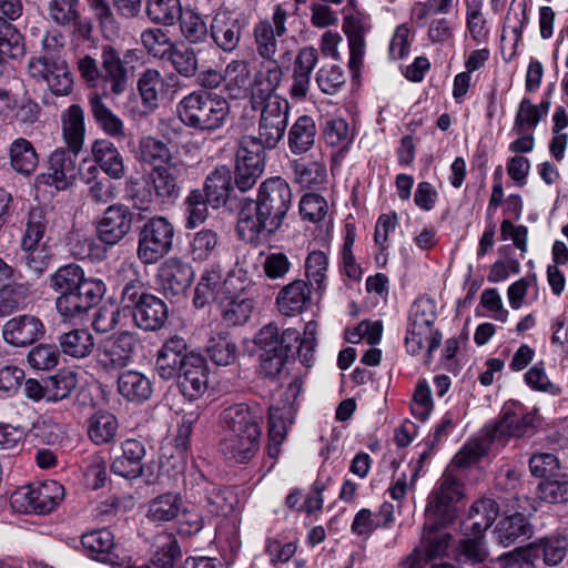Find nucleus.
Wrapping results in <instances>:
<instances>
[{"label":"nucleus","mask_w":568,"mask_h":568,"mask_svg":"<svg viewBox=\"0 0 568 568\" xmlns=\"http://www.w3.org/2000/svg\"><path fill=\"white\" fill-rule=\"evenodd\" d=\"M290 184L281 176L266 179L258 187L256 200L244 199L237 215L240 240L257 244L282 226L292 206Z\"/></svg>","instance_id":"nucleus-1"},{"label":"nucleus","mask_w":568,"mask_h":568,"mask_svg":"<svg viewBox=\"0 0 568 568\" xmlns=\"http://www.w3.org/2000/svg\"><path fill=\"white\" fill-rule=\"evenodd\" d=\"M312 323L305 327L304 336L295 328L281 331L276 324L264 325L254 337V345L260 362V373L266 378H274L282 373L285 365L296 355L305 366L314 362L316 346Z\"/></svg>","instance_id":"nucleus-2"},{"label":"nucleus","mask_w":568,"mask_h":568,"mask_svg":"<svg viewBox=\"0 0 568 568\" xmlns=\"http://www.w3.org/2000/svg\"><path fill=\"white\" fill-rule=\"evenodd\" d=\"M221 422L224 427L221 452L234 463H248L260 449L262 408L257 404H233L223 409Z\"/></svg>","instance_id":"nucleus-3"},{"label":"nucleus","mask_w":568,"mask_h":568,"mask_svg":"<svg viewBox=\"0 0 568 568\" xmlns=\"http://www.w3.org/2000/svg\"><path fill=\"white\" fill-rule=\"evenodd\" d=\"M531 424L532 416L526 413L521 403L507 402L497 420L485 426L478 437L466 443L453 462L458 467H468L487 455L493 445L503 447L511 437L523 436Z\"/></svg>","instance_id":"nucleus-4"},{"label":"nucleus","mask_w":568,"mask_h":568,"mask_svg":"<svg viewBox=\"0 0 568 568\" xmlns=\"http://www.w3.org/2000/svg\"><path fill=\"white\" fill-rule=\"evenodd\" d=\"M181 121L193 129L214 131L222 128L229 116L230 105L225 98L206 92H192L178 105Z\"/></svg>","instance_id":"nucleus-5"},{"label":"nucleus","mask_w":568,"mask_h":568,"mask_svg":"<svg viewBox=\"0 0 568 568\" xmlns=\"http://www.w3.org/2000/svg\"><path fill=\"white\" fill-rule=\"evenodd\" d=\"M105 292L102 280L87 277L57 295L55 310L64 322L82 321L101 302Z\"/></svg>","instance_id":"nucleus-6"},{"label":"nucleus","mask_w":568,"mask_h":568,"mask_svg":"<svg viewBox=\"0 0 568 568\" xmlns=\"http://www.w3.org/2000/svg\"><path fill=\"white\" fill-rule=\"evenodd\" d=\"M175 230L164 216L148 219L139 230L136 256L141 263L155 264L173 247Z\"/></svg>","instance_id":"nucleus-7"},{"label":"nucleus","mask_w":568,"mask_h":568,"mask_svg":"<svg viewBox=\"0 0 568 568\" xmlns=\"http://www.w3.org/2000/svg\"><path fill=\"white\" fill-rule=\"evenodd\" d=\"M257 288L245 276L234 292L219 298L217 310L222 322L226 326H241L247 323L256 306Z\"/></svg>","instance_id":"nucleus-8"},{"label":"nucleus","mask_w":568,"mask_h":568,"mask_svg":"<svg viewBox=\"0 0 568 568\" xmlns=\"http://www.w3.org/2000/svg\"><path fill=\"white\" fill-rule=\"evenodd\" d=\"M265 150L255 136H244L236 151L234 184L241 192L251 190L265 169Z\"/></svg>","instance_id":"nucleus-9"},{"label":"nucleus","mask_w":568,"mask_h":568,"mask_svg":"<svg viewBox=\"0 0 568 568\" xmlns=\"http://www.w3.org/2000/svg\"><path fill=\"white\" fill-rule=\"evenodd\" d=\"M246 276V271L239 268L231 271L225 278L221 266L213 264L206 267L195 287L193 305L203 308L211 302L219 303V298L237 288V284Z\"/></svg>","instance_id":"nucleus-10"},{"label":"nucleus","mask_w":568,"mask_h":568,"mask_svg":"<svg viewBox=\"0 0 568 568\" xmlns=\"http://www.w3.org/2000/svg\"><path fill=\"white\" fill-rule=\"evenodd\" d=\"M64 488L55 480L28 486L11 495V505L18 511L48 514L62 500Z\"/></svg>","instance_id":"nucleus-11"},{"label":"nucleus","mask_w":568,"mask_h":568,"mask_svg":"<svg viewBox=\"0 0 568 568\" xmlns=\"http://www.w3.org/2000/svg\"><path fill=\"white\" fill-rule=\"evenodd\" d=\"M139 339L129 331L113 333L103 338L97 347V362L105 372L126 367L133 359Z\"/></svg>","instance_id":"nucleus-12"},{"label":"nucleus","mask_w":568,"mask_h":568,"mask_svg":"<svg viewBox=\"0 0 568 568\" xmlns=\"http://www.w3.org/2000/svg\"><path fill=\"white\" fill-rule=\"evenodd\" d=\"M462 497V484L452 474H443L438 486L428 497L425 516L430 520L452 523L457 514L456 504Z\"/></svg>","instance_id":"nucleus-13"},{"label":"nucleus","mask_w":568,"mask_h":568,"mask_svg":"<svg viewBox=\"0 0 568 568\" xmlns=\"http://www.w3.org/2000/svg\"><path fill=\"white\" fill-rule=\"evenodd\" d=\"M261 109L258 122V136L256 143H261L262 148L272 150L276 148L283 139L288 120L290 104L284 98L271 99Z\"/></svg>","instance_id":"nucleus-14"},{"label":"nucleus","mask_w":568,"mask_h":568,"mask_svg":"<svg viewBox=\"0 0 568 568\" xmlns=\"http://www.w3.org/2000/svg\"><path fill=\"white\" fill-rule=\"evenodd\" d=\"M436 318V305L433 300L418 298L413 303L405 336V346L409 354H419Z\"/></svg>","instance_id":"nucleus-15"},{"label":"nucleus","mask_w":568,"mask_h":568,"mask_svg":"<svg viewBox=\"0 0 568 568\" xmlns=\"http://www.w3.org/2000/svg\"><path fill=\"white\" fill-rule=\"evenodd\" d=\"M158 202L173 204L181 195L183 183L187 175V165L183 161L174 164L152 168L149 172Z\"/></svg>","instance_id":"nucleus-16"},{"label":"nucleus","mask_w":568,"mask_h":568,"mask_svg":"<svg viewBox=\"0 0 568 568\" xmlns=\"http://www.w3.org/2000/svg\"><path fill=\"white\" fill-rule=\"evenodd\" d=\"M80 152L57 148L48 159L47 173L42 174L44 184L54 186L58 191L69 189L78 175V155Z\"/></svg>","instance_id":"nucleus-17"},{"label":"nucleus","mask_w":568,"mask_h":568,"mask_svg":"<svg viewBox=\"0 0 568 568\" xmlns=\"http://www.w3.org/2000/svg\"><path fill=\"white\" fill-rule=\"evenodd\" d=\"M133 213L126 205L112 204L105 209L97 223L98 239L113 246L122 241L131 231Z\"/></svg>","instance_id":"nucleus-18"},{"label":"nucleus","mask_w":568,"mask_h":568,"mask_svg":"<svg viewBox=\"0 0 568 568\" xmlns=\"http://www.w3.org/2000/svg\"><path fill=\"white\" fill-rule=\"evenodd\" d=\"M45 334L42 321L31 314H22L8 320L2 326L3 341L13 347H26Z\"/></svg>","instance_id":"nucleus-19"},{"label":"nucleus","mask_w":568,"mask_h":568,"mask_svg":"<svg viewBox=\"0 0 568 568\" xmlns=\"http://www.w3.org/2000/svg\"><path fill=\"white\" fill-rule=\"evenodd\" d=\"M196 355L187 351L186 341L178 335L168 338L158 351L155 369L163 381L173 379L184 367L190 356Z\"/></svg>","instance_id":"nucleus-20"},{"label":"nucleus","mask_w":568,"mask_h":568,"mask_svg":"<svg viewBox=\"0 0 568 568\" xmlns=\"http://www.w3.org/2000/svg\"><path fill=\"white\" fill-rule=\"evenodd\" d=\"M178 386L181 394L189 400L200 398L207 389L209 369L204 357L192 355L179 372Z\"/></svg>","instance_id":"nucleus-21"},{"label":"nucleus","mask_w":568,"mask_h":568,"mask_svg":"<svg viewBox=\"0 0 568 568\" xmlns=\"http://www.w3.org/2000/svg\"><path fill=\"white\" fill-rule=\"evenodd\" d=\"M528 23L526 0H513L500 38L501 54L510 60L516 54L524 26Z\"/></svg>","instance_id":"nucleus-22"},{"label":"nucleus","mask_w":568,"mask_h":568,"mask_svg":"<svg viewBox=\"0 0 568 568\" xmlns=\"http://www.w3.org/2000/svg\"><path fill=\"white\" fill-rule=\"evenodd\" d=\"M194 278L192 266L180 258L166 260L159 270L161 287L166 296H181L191 286Z\"/></svg>","instance_id":"nucleus-23"},{"label":"nucleus","mask_w":568,"mask_h":568,"mask_svg":"<svg viewBox=\"0 0 568 568\" xmlns=\"http://www.w3.org/2000/svg\"><path fill=\"white\" fill-rule=\"evenodd\" d=\"M146 449L142 440L128 438L121 444V455L115 456L111 471L126 479H135L143 474V459Z\"/></svg>","instance_id":"nucleus-24"},{"label":"nucleus","mask_w":568,"mask_h":568,"mask_svg":"<svg viewBox=\"0 0 568 568\" xmlns=\"http://www.w3.org/2000/svg\"><path fill=\"white\" fill-rule=\"evenodd\" d=\"M448 523L430 520L426 517L422 540L418 548L419 555L427 560L444 557L448 554L452 542V535L445 530Z\"/></svg>","instance_id":"nucleus-25"},{"label":"nucleus","mask_w":568,"mask_h":568,"mask_svg":"<svg viewBox=\"0 0 568 568\" xmlns=\"http://www.w3.org/2000/svg\"><path fill=\"white\" fill-rule=\"evenodd\" d=\"M176 84L178 79L173 73H142L138 89L143 105L149 110L155 109Z\"/></svg>","instance_id":"nucleus-26"},{"label":"nucleus","mask_w":568,"mask_h":568,"mask_svg":"<svg viewBox=\"0 0 568 568\" xmlns=\"http://www.w3.org/2000/svg\"><path fill=\"white\" fill-rule=\"evenodd\" d=\"M311 301L308 283L304 280H295L280 290L276 306L282 315L295 316L303 313Z\"/></svg>","instance_id":"nucleus-27"},{"label":"nucleus","mask_w":568,"mask_h":568,"mask_svg":"<svg viewBox=\"0 0 568 568\" xmlns=\"http://www.w3.org/2000/svg\"><path fill=\"white\" fill-rule=\"evenodd\" d=\"M293 181L302 187L316 189L327 182L326 164L322 156H305L290 161Z\"/></svg>","instance_id":"nucleus-28"},{"label":"nucleus","mask_w":568,"mask_h":568,"mask_svg":"<svg viewBox=\"0 0 568 568\" xmlns=\"http://www.w3.org/2000/svg\"><path fill=\"white\" fill-rule=\"evenodd\" d=\"M119 281L123 283L120 303L123 308L134 312L146 296H152L140 278L135 266L132 263H122L118 270Z\"/></svg>","instance_id":"nucleus-29"},{"label":"nucleus","mask_w":568,"mask_h":568,"mask_svg":"<svg viewBox=\"0 0 568 568\" xmlns=\"http://www.w3.org/2000/svg\"><path fill=\"white\" fill-rule=\"evenodd\" d=\"M368 26L366 20L357 16H346L343 23V31L347 36L349 45L348 67L352 71H358L363 67V57L365 52L364 34Z\"/></svg>","instance_id":"nucleus-30"},{"label":"nucleus","mask_w":568,"mask_h":568,"mask_svg":"<svg viewBox=\"0 0 568 568\" xmlns=\"http://www.w3.org/2000/svg\"><path fill=\"white\" fill-rule=\"evenodd\" d=\"M243 24L230 12L215 14L211 23V36L214 42L224 51H233L240 42Z\"/></svg>","instance_id":"nucleus-31"},{"label":"nucleus","mask_w":568,"mask_h":568,"mask_svg":"<svg viewBox=\"0 0 568 568\" xmlns=\"http://www.w3.org/2000/svg\"><path fill=\"white\" fill-rule=\"evenodd\" d=\"M93 160L111 179L120 180L125 175L123 156L113 142L108 139H98L92 144Z\"/></svg>","instance_id":"nucleus-32"},{"label":"nucleus","mask_w":568,"mask_h":568,"mask_svg":"<svg viewBox=\"0 0 568 568\" xmlns=\"http://www.w3.org/2000/svg\"><path fill=\"white\" fill-rule=\"evenodd\" d=\"M119 394L128 402L142 404L151 398L153 393L149 377L138 371L122 372L116 381Z\"/></svg>","instance_id":"nucleus-33"},{"label":"nucleus","mask_w":568,"mask_h":568,"mask_svg":"<svg viewBox=\"0 0 568 568\" xmlns=\"http://www.w3.org/2000/svg\"><path fill=\"white\" fill-rule=\"evenodd\" d=\"M135 325L144 331H156L168 320L166 304L155 295L146 296L141 305L132 312Z\"/></svg>","instance_id":"nucleus-34"},{"label":"nucleus","mask_w":568,"mask_h":568,"mask_svg":"<svg viewBox=\"0 0 568 568\" xmlns=\"http://www.w3.org/2000/svg\"><path fill=\"white\" fill-rule=\"evenodd\" d=\"M232 191V173L226 165L216 166L205 179L204 196L213 209L226 203Z\"/></svg>","instance_id":"nucleus-35"},{"label":"nucleus","mask_w":568,"mask_h":568,"mask_svg":"<svg viewBox=\"0 0 568 568\" xmlns=\"http://www.w3.org/2000/svg\"><path fill=\"white\" fill-rule=\"evenodd\" d=\"M499 514L498 505L490 498H483L475 501L468 513L467 519L463 523L464 531L484 535L495 523Z\"/></svg>","instance_id":"nucleus-36"},{"label":"nucleus","mask_w":568,"mask_h":568,"mask_svg":"<svg viewBox=\"0 0 568 568\" xmlns=\"http://www.w3.org/2000/svg\"><path fill=\"white\" fill-rule=\"evenodd\" d=\"M205 352L217 366H229L236 362L239 348L229 332H214L207 339Z\"/></svg>","instance_id":"nucleus-37"},{"label":"nucleus","mask_w":568,"mask_h":568,"mask_svg":"<svg viewBox=\"0 0 568 568\" xmlns=\"http://www.w3.org/2000/svg\"><path fill=\"white\" fill-rule=\"evenodd\" d=\"M62 136L67 149L80 152L84 143V112L78 104H72L62 114Z\"/></svg>","instance_id":"nucleus-38"},{"label":"nucleus","mask_w":568,"mask_h":568,"mask_svg":"<svg viewBox=\"0 0 568 568\" xmlns=\"http://www.w3.org/2000/svg\"><path fill=\"white\" fill-rule=\"evenodd\" d=\"M316 124L308 115L300 116L291 126L287 134L288 149L293 154H304L315 144Z\"/></svg>","instance_id":"nucleus-39"},{"label":"nucleus","mask_w":568,"mask_h":568,"mask_svg":"<svg viewBox=\"0 0 568 568\" xmlns=\"http://www.w3.org/2000/svg\"><path fill=\"white\" fill-rule=\"evenodd\" d=\"M203 493V507L213 516H227L237 503L236 495L230 488L213 483H205Z\"/></svg>","instance_id":"nucleus-40"},{"label":"nucleus","mask_w":568,"mask_h":568,"mask_svg":"<svg viewBox=\"0 0 568 568\" xmlns=\"http://www.w3.org/2000/svg\"><path fill=\"white\" fill-rule=\"evenodd\" d=\"M59 347L62 354L73 358H84L94 349V337L83 328H74L62 333L58 337Z\"/></svg>","instance_id":"nucleus-41"},{"label":"nucleus","mask_w":568,"mask_h":568,"mask_svg":"<svg viewBox=\"0 0 568 568\" xmlns=\"http://www.w3.org/2000/svg\"><path fill=\"white\" fill-rule=\"evenodd\" d=\"M532 128V102L525 98L516 114L513 132L518 139L510 144L513 152H529L532 149V135L529 130Z\"/></svg>","instance_id":"nucleus-42"},{"label":"nucleus","mask_w":568,"mask_h":568,"mask_svg":"<svg viewBox=\"0 0 568 568\" xmlns=\"http://www.w3.org/2000/svg\"><path fill=\"white\" fill-rule=\"evenodd\" d=\"M280 83L278 73H254L251 77L248 99L254 110L271 102V99L281 98L275 93Z\"/></svg>","instance_id":"nucleus-43"},{"label":"nucleus","mask_w":568,"mask_h":568,"mask_svg":"<svg viewBox=\"0 0 568 568\" xmlns=\"http://www.w3.org/2000/svg\"><path fill=\"white\" fill-rule=\"evenodd\" d=\"M138 159L152 168L176 163L168 144L151 135L140 140Z\"/></svg>","instance_id":"nucleus-44"},{"label":"nucleus","mask_w":568,"mask_h":568,"mask_svg":"<svg viewBox=\"0 0 568 568\" xmlns=\"http://www.w3.org/2000/svg\"><path fill=\"white\" fill-rule=\"evenodd\" d=\"M181 549L172 534H159L154 538L151 562L156 568H173Z\"/></svg>","instance_id":"nucleus-45"},{"label":"nucleus","mask_w":568,"mask_h":568,"mask_svg":"<svg viewBox=\"0 0 568 568\" xmlns=\"http://www.w3.org/2000/svg\"><path fill=\"white\" fill-rule=\"evenodd\" d=\"M81 542L89 556L100 561H109L114 548V536L103 528L84 534Z\"/></svg>","instance_id":"nucleus-46"},{"label":"nucleus","mask_w":568,"mask_h":568,"mask_svg":"<svg viewBox=\"0 0 568 568\" xmlns=\"http://www.w3.org/2000/svg\"><path fill=\"white\" fill-rule=\"evenodd\" d=\"M488 557L485 547L484 535L464 531V538L459 541L456 558L462 564L477 565Z\"/></svg>","instance_id":"nucleus-47"},{"label":"nucleus","mask_w":568,"mask_h":568,"mask_svg":"<svg viewBox=\"0 0 568 568\" xmlns=\"http://www.w3.org/2000/svg\"><path fill=\"white\" fill-rule=\"evenodd\" d=\"M125 192L133 206L140 211H146L158 201L153 184L150 182L149 172L142 179L130 178L125 182Z\"/></svg>","instance_id":"nucleus-48"},{"label":"nucleus","mask_w":568,"mask_h":568,"mask_svg":"<svg viewBox=\"0 0 568 568\" xmlns=\"http://www.w3.org/2000/svg\"><path fill=\"white\" fill-rule=\"evenodd\" d=\"M93 18L97 20L102 36L105 39H113L119 36L121 23L113 12L109 0H85Z\"/></svg>","instance_id":"nucleus-49"},{"label":"nucleus","mask_w":568,"mask_h":568,"mask_svg":"<svg viewBox=\"0 0 568 568\" xmlns=\"http://www.w3.org/2000/svg\"><path fill=\"white\" fill-rule=\"evenodd\" d=\"M118 428L119 423L115 415L109 412H99L90 418L88 434L94 444L102 445L113 440Z\"/></svg>","instance_id":"nucleus-50"},{"label":"nucleus","mask_w":568,"mask_h":568,"mask_svg":"<svg viewBox=\"0 0 568 568\" xmlns=\"http://www.w3.org/2000/svg\"><path fill=\"white\" fill-rule=\"evenodd\" d=\"M183 500L179 494H163L154 498L148 509V517L152 521L163 523L175 519L182 509Z\"/></svg>","instance_id":"nucleus-51"},{"label":"nucleus","mask_w":568,"mask_h":568,"mask_svg":"<svg viewBox=\"0 0 568 568\" xmlns=\"http://www.w3.org/2000/svg\"><path fill=\"white\" fill-rule=\"evenodd\" d=\"M91 112L97 123L111 136L124 135L123 122L103 102L98 93L89 95Z\"/></svg>","instance_id":"nucleus-52"},{"label":"nucleus","mask_w":568,"mask_h":568,"mask_svg":"<svg viewBox=\"0 0 568 568\" xmlns=\"http://www.w3.org/2000/svg\"><path fill=\"white\" fill-rule=\"evenodd\" d=\"M18 261L21 266L36 280H39L49 268L53 255L43 246L20 247Z\"/></svg>","instance_id":"nucleus-53"},{"label":"nucleus","mask_w":568,"mask_h":568,"mask_svg":"<svg viewBox=\"0 0 568 568\" xmlns=\"http://www.w3.org/2000/svg\"><path fill=\"white\" fill-rule=\"evenodd\" d=\"M568 538L562 535H554L541 538L535 542V557H542L547 566L555 567L566 557Z\"/></svg>","instance_id":"nucleus-54"},{"label":"nucleus","mask_w":568,"mask_h":568,"mask_svg":"<svg viewBox=\"0 0 568 568\" xmlns=\"http://www.w3.org/2000/svg\"><path fill=\"white\" fill-rule=\"evenodd\" d=\"M10 160L14 171L22 174L32 173L38 164V155L31 142L20 138L10 146Z\"/></svg>","instance_id":"nucleus-55"},{"label":"nucleus","mask_w":568,"mask_h":568,"mask_svg":"<svg viewBox=\"0 0 568 568\" xmlns=\"http://www.w3.org/2000/svg\"><path fill=\"white\" fill-rule=\"evenodd\" d=\"M254 36L257 43V50L262 58L271 61L272 65L266 71H280L274 54L276 52V32H274L271 21L264 20L258 22L254 28Z\"/></svg>","instance_id":"nucleus-56"},{"label":"nucleus","mask_w":568,"mask_h":568,"mask_svg":"<svg viewBox=\"0 0 568 568\" xmlns=\"http://www.w3.org/2000/svg\"><path fill=\"white\" fill-rule=\"evenodd\" d=\"M146 14L156 24L173 26L181 19L180 0H146Z\"/></svg>","instance_id":"nucleus-57"},{"label":"nucleus","mask_w":568,"mask_h":568,"mask_svg":"<svg viewBox=\"0 0 568 568\" xmlns=\"http://www.w3.org/2000/svg\"><path fill=\"white\" fill-rule=\"evenodd\" d=\"M536 499L539 503L558 505L568 503V480L560 476L541 479L535 489Z\"/></svg>","instance_id":"nucleus-58"},{"label":"nucleus","mask_w":568,"mask_h":568,"mask_svg":"<svg viewBox=\"0 0 568 568\" xmlns=\"http://www.w3.org/2000/svg\"><path fill=\"white\" fill-rule=\"evenodd\" d=\"M88 276L82 266L77 263H68L58 267L52 274L49 275V287L57 294H61L68 288H71L77 282H80Z\"/></svg>","instance_id":"nucleus-59"},{"label":"nucleus","mask_w":568,"mask_h":568,"mask_svg":"<svg viewBox=\"0 0 568 568\" xmlns=\"http://www.w3.org/2000/svg\"><path fill=\"white\" fill-rule=\"evenodd\" d=\"M219 243L220 237L215 231L203 229L194 234L190 254L194 261L204 262L215 253Z\"/></svg>","instance_id":"nucleus-60"},{"label":"nucleus","mask_w":568,"mask_h":568,"mask_svg":"<svg viewBox=\"0 0 568 568\" xmlns=\"http://www.w3.org/2000/svg\"><path fill=\"white\" fill-rule=\"evenodd\" d=\"M47 229L45 213L41 207H32L29 211L26 231L21 239L20 247L39 245Z\"/></svg>","instance_id":"nucleus-61"},{"label":"nucleus","mask_w":568,"mask_h":568,"mask_svg":"<svg viewBox=\"0 0 568 568\" xmlns=\"http://www.w3.org/2000/svg\"><path fill=\"white\" fill-rule=\"evenodd\" d=\"M61 34L47 33L42 40L43 54L39 58L44 71H63L68 69L64 60L60 59L59 51L62 48Z\"/></svg>","instance_id":"nucleus-62"},{"label":"nucleus","mask_w":568,"mask_h":568,"mask_svg":"<svg viewBox=\"0 0 568 568\" xmlns=\"http://www.w3.org/2000/svg\"><path fill=\"white\" fill-rule=\"evenodd\" d=\"M207 204L206 197L199 189L192 190L184 201L186 213V229H195L197 225L204 223L207 219Z\"/></svg>","instance_id":"nucleus-63"},{"label":"nucleus","mask_w":568,"mask_h":568,"mask_svg":"<svg viewBox=\"0 0 568 568\" xmlns=\"http://www.w3.org/2000/svg\"><path fill=\"white\" fill-rule=\"evenodd\" d=\"M527 525L525 521V516L520 513H516L511 516L503 518L498 523L495 529V534L499 542L507 547L518 537L525 535Z\"/></svg>","instance_id":"nucleus-64"}]
</instances>
